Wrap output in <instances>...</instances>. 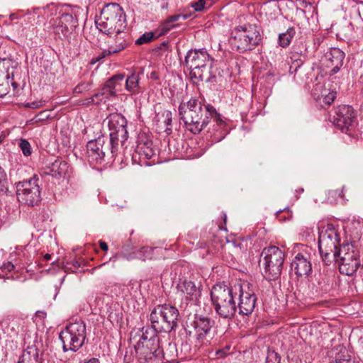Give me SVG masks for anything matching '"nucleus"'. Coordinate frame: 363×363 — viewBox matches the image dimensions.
<instances>
[{
	"instance_id": "nucleus-1",
	"label": "nucleus",
	"mask_w": 363,
	"mask_h": 363,
	"mask_svg": "<svg viewBox=\"0 0 363 363\" xmlns=\"http://www.w3.org/2000/svg\"><path fill=\"white\" fill-rule=\"evenodd\" d=\"M179 114L186 129L193 134L200 133L211 123H216L220 128L224 125V121L212 105L203 104L196 99H191L187 103H181Z\"/></svg>"
},
{
	"instance_id": "nucleus-2",
	"label": "nucleus",
	"mask_w": 363,
	"mask_h": 363,
	"mask_svg": "<svg viewBox=\"0 0 363 363\" xmlns=\"http://www.w3.org/2000/svg\"><path fill=\"white\" fill-rule=\"evenodd\" d=\"M213 59L205 49L190 50L185 56V65L190 70L191 79L194 83L216 82V77L210 72Z\"/></svg>"
},
{
	"instance_id": "nucleus-3",
	"label": "nucleus",
	"mask_w": 363,
	"mask_h": 363,
	"mask_svg": "<svg viewBox=\"0 0 363 363\" xmlns=\"http://www.w3.org/2000/svg\"><path fill=\"white\" fill-rule=\"evenodd\" d=\"M96 25L100 32L110 37L113 34H123L127 27L125 13L119 4H108L101 10Z\"/></svg>"
},
{
	"instance_id": "nucleus-4",
	"label": "nucleus",
	"mask_w": 363,
	"mask_h": 363,
	"mask_svg": "<svg viewBox=\"0 0 363 363\" xmlns=\"http://www.w3.org/2000/svg\"><path fill=\"white\" fill-rule=\"evenodd\" d=\"M341 246L340 234L333 225L328 224L321 228L319 231L318 248L326 265L337 260Z\"/></svg>"
},
{
	"instance_id": "nucleus-5",
	"label": "nucleus",
	"mask_w": 363,
	"mask_h": 363,
	"mask_svg": "<svg viewBox=\"0 0 363 363\" xmlns=\"http://www.w3.org/2000/svg\"><path fill=\"white\" fill-rule=\"evenodd\" d=\"M211 298L216 312L221 318H232L236 311L232 288L225 281L216 284L211 291Z\"/></svg>"
},
{
	"instance_id": "nucleus-6",
	"label": "nucleus",
	"mask_w": 363,
	"mask_h": 363,
	"mask_svg": "<svg viewBox=\"0 0 363 363\" xmlns=\"http://www.w3.org/2000/svg\"><path fill=\"white\" fill-rule=\"evenodd\" d=\"M261 40L259 30L255 24L237 26L231 33L230 43L240 52L253 50Z\"/></svg>"
},
{
	"instance_id": "nucleus-7",
	"label": "nucleus",
	"mask_w": 363,
	"mask_h": 363,
	"mask_svg": "<svg viewBox=\"0 0 363 363\" xmlns=\"http://www.w3.org/2000/svg\"><path fill=\"white\" fill-rule=\"evenodd\" d=\"M86 336L85 323L82 319H76L60 333L59 337L62 342L63 351L77 352L84 345Z\"/></svg>"
},
{
	"instance_id": "nucleus-8",
	"label": "nucleus",
	"mask_w": 363,
	"mask_h": 363,
	"mask_svg": "<svg viewBox=\"0 0 363 363\" xmlns=\"http://www.w3.org/2000/svg\"><path fill=\"white\" fill-rule=\"evenodd\" d=\"M261 255L263 257L260 262L264 268V277L268 280L277 279L283 268L285 257L284 252L276 246H271L264 248Z\"/></svg>"
},
{
	"instance_id": "nucleus-9",
	"label": "nucleus",
	"mask_w": 363,
	"mask_h": 363,
	"mask_svg": "<svg viewBox=\"0 0 363 363\" xmlns=\"http://www.w3.org/2000/svg\"><path fill=\"white\" fill-rule=\"evenodd\" d=\"M333 124L342 133L351 137L357 134V120L354 108L349 105H340L334 108Z\"/></svg>"
},
{
	"instance_id": "nucleus-10",
	"label": "nucleus",
	"mask_w": 363,
	"mask_h": 363,
	"mask_svg": "<svg viewBox=\"0 0 363 363\" xmlns=\"http://www.w3.org/2000/svg\"><path fill=\"white\" fill-rule=\"evenodd\" d=\"M86 152L89 162L97 164L104 161L106 157L113 159L117 151H113L111 140L106 142L105 137L100 136L87 143Z\"/></svg>"
},
{
	"instance_id": "nucleus-11",
	"label": "nucleus",
	"mask_w": 363,
	"mask_h": 363,
	"mask_svg": "<svg viewBox=\"0 0 363 363\" xmlns=\"http://www.w3.org/2000/svg\"><path fill=\"white\" fill-rule=\"evenodd\" d=\"M107 121L111 144L113 151H118L119 143L123 145L128 138L126 129L127 121L121 113H111L106 119Z\"/></svg>"
},
{
	"instance_id": "nucleus-12",
	"label": "nucleus",
	"mask_w": 363,
	"mask_h": 363,
	"mask_svg": "<svg viewBox=\"0 0 363 363\" xmlns=\"http://www.w3.org/2000/svg\"><path fill=\"white\" fill-rule=\"evenodd\" d=\"M16 188V194L19 202L33 206L38 205L41 201L40 189L36 175L30 179L19 182Z\"/></svg>"
},
{
	"instance_id": "nucleus-13",
	"label": "nucleus",
	"mask_w": 363,
	"mask_h": 363,
	"mask_svg": "<svg viewBox=\"0 0 363 363\" xmlns=\"http://www.w3.org/2000/svg\"><path fill=\"white\" fill-rule=\"evenodd\" d=\"M337 261H339V270L342 274L353 275L360 266V259L358 251L354 246L346 244L340 248V255Z\"/></svg>"
},
{
	"instance_id": "nucleus-14",
	"label": "nucleus",
	"mask_w": 363,
	"mask_h": 363,
	"mask_svg": "<svg viewBox=\"0 0 363 363\" xmlns=\"http://www.w3.org/2000/svg\"><path fill=\"white\" fill-rule=\"evenodd\" d=\"M50 28L59 38H67L78 26V20L72 14L65 13L60 17L54 18L49 21Z\"/></svg>"
},
{
	"instance_id": "nucleus-15",
	"label": "nucleus",
	"mask_w": 363,
	"mask_h": 363,
	"mask_svg": "<svg viewBox=\"0 0 363 363\" xmlns=\"http://www.w3.org/2000/svg\"><path fill=\"white\" fill-rule=\"evenodd\" d=\"M156 155L153 143L150 136L143 133L138 137L137 146L133 155V160L136 161L138 157L140 163L142 160H149Z\"/></svg>"
},
{
	"instance_id": "nucleus-16",
	"label": "nucleus",
	"mask_w": 363,
	"mask_h": 363,
	"mask_svg": "<svg viewBox=\"0 0 363 363\" xmlns=\"http://www.w3.org/2000/svg\"><path fill=\"white\" fill-rule=\"evenodd\" d=\"M345 53L337 48H330L322 58L323 65L330 69V75L337 73L343 65Z\"/></svg>"
},
{
	"instance_id": "nucleus-17",
	"label": "nucleus",
	"mask_w": 363,
	"mask_h": 363,
	"mask_svg": "<svg viewBox=\"0 0 363 363\" xmlns=\"http://www.w3.org/2000/svg\"><path fill=\"white\" fill-rule=\"evenodd\" d=\"M311 254L308 252L298 253L291 263V270L298 277L308 276L312 271Z\"/></svg>"
},
{
	"instance_id": "nucleus-18",
	"label": "nucleus",
	"mask_w": 363,
	"mask_h": 363,
	"mask_svg": "<svg viewBox=\"0 0 363 363\" xmlns=\"http://www.w3.org/2000/svg\"><path fill=\"white\" fill-rule=\"evenodd\" d=\"M124 257L128 260L139 259L143 261L156 259L162 257V249L160 247H153L149 246L142 247L137 252L131 253L128 252L126 248L123 251Z\"/></svg>"
},
{
	"instance_id": "nucleus-19",
	"label": "nucleus",
	"mask_w": 363,
	"mask_h": 363,
	"mask_svg": "<svg viewBox=\"0 0 363 363\" xmlns=\"http://www.w3.org/2000/svg\"><path fill=\"white\" fill-rule=\"evenodd\" d=\"M240 291L238 304L239 313L242 315H249L255 307L256 297L252 291H244L243 286L238 284Z\"/></svg>"
},
{
	"instance_id": "nucleus-20",
	"label": "nucleus",
	"mask_w": 363,
	"mask_h": 363,
	"mask_svg": "<svg viewBox=\"0 0 363 363\" xmlns=\"http://www.w3.org/2000/svg\"><path fill=\"white\" fill-rule=\"evenodd\" d=\"M153 342V340L148 338L145 335L144 333H143L135 345V350L138 359H144L145 361L152 359L156 352V350L152 348Z\"/></svg>"
},
{
	"instance_id": "nucleus-21",
	"label": "nucleus",
	"mask_w": 363,
	"mask_h": 363,
	"mask_svg": "<svg viewBox=\"0 0 363 363\" xmlns=\"http://www.w3.org/2000/svg\"><path fill=\"white\" fill-rule=\"evenodd\" d=\"M11 59H0V97L9 94L10 90V72L9 68L11 64Z\"/></svg>"
},
{
	"instance_id": "nucleus-22",
	"label": "nucleus",
	"mask_w": 363,
	"mask_h": 363,
	"mask_svg": "<svg viewBox=\"0 0 363 363\" xmlns=\"http://www.w3.org/2000/svg\"><path fill=\"white\" fill-rule=\"evenodd\" d=\"M70 172L71 168L69 164L66 161L57 159L48 166L43 173L55 178H65L69 175Z\"/></svg>"
},
{
	"instance_id": "nucleus-23",
	"label": "nucleus",
	"mask_w": 363,
	"mask_h": 363,
	"mask_svg": "<svg viewBox=\"0 0 363 363\" xmlns=\"http://www.w3.org/2000/svg\"><path fill=\"white\" fill-rule=\"evenodd\" d=\"M179 315L178 309L169 304L158 305L154 308L150 314V318H169Z\"/></svg>"
},
{
	"instance_id": "nucleus-24",
	"label": "nucleus",
	"mask_w": 363,
	"mask_h": 363,
	"mask_svg": "<svg viewBox=\"0 0 363 363\" xmlns=\"http://www.w3.org/2000/svg\"><path fill=\"white\" fill-rule=\"evenodd\" d=\"M177 289L183 294L189 296L191 299L196 297L199 294V288L196 284L188 279L180 280L177 284Z\"/></svg>"
},
{
	"instance_id": "nucleus-25",
	"label": "nucleus",
	"mask_w": 363,
	"mask_h": 363,
	"mask_svg": "<svg viewBox=\"0 0 363 363\" xmlns=\"http://www.w3.org/2000/svg\"><path fill=\"white\" fill-rule=\"evenodd\" d=\"M151 323L154 330L158 333H169L177 326L174 319H151Z\"/></svg>"
},
{
	"instance_id": "nucleus-26",
	"label": "nucleus",
	"mask_w": 363,
	"mask_h": 363,
	"mask_svg": "<svg viewBox=\"0 0 363 363\" xmlns=\"http://www.w3.org/2000/svg\"><path fill=\"white\" fill-rule=\"evenodd\" d=\"M124 79V74H117L106 81L105 83V89H109V90H111V96H116V92L121 90Z\"/></svg>"
},
{
	"instance_id": "nucleus-27",
	"label": "nucleus",
	"mask_w": 363,
	"mask_h": 363,
	"mask_svg": "<svg viewBox=\"0 0 363 363\" xmlns=\"http://www.w3.org/2000/svg\"><path fill=\"white\" fill-rule=\"evenodd\" d=\"M21 357L26 363H41L39 350L35 345L28 346Z\"/></svg>"
},
{
	"instance_id": "nucleus-28",
	"label": "nucleus",
	"mask_w": 363,
	"mask_h": 363,
	"mask_svg": "<svg viewBox=\"0 0 363 363\" xmlns=\"http://www.w3.org/2000/svg\"><path fill=\"white\" fill-rule=\"evenodd\" d=\"M140 79L138 74L133 73L125 79V89L133 94H138L140 92Z\"/></svg>"
},
{
	"instance_id": "nucleus-29",
	"label": "nucleus",
	"mask_w": 363,
	"mask_h": 363,
	"mask_svg": "<svg viewBox=\"0 0 363 363\" xmlns=\"http://www.w3.org/2000/svg\"><path fill=\"white\" fill-rule=\"evenodd\" d=\"M115 43L110 45L108 47L113 54L118 53L123 50L128 45V42L125 40L123 34H114Z\"/></svg>"
},
{
	"instance_id": "nucleus-30",
	"label": "nucleus",
	"mask_w": 363,
	"mask_h": 363,
	"mask_svg": "<svg viewBox=\"0 0 363 363\" xmlns=\"http://www.w3.org/2000/svg\"><path fill=\"white\" fill-rule=\"evenodd\" d=\"M172 113L170 111L166 110L161 113V114H158L157 116V123L159 125H164L165 127V132L168 134L170 133L172 129L169 128L172 124Z\"/></svg>"
},
{
	"instance_id": "nucleus-31",
	"label": "nucleus",
	"mask_w": 363,
	"mask_h": 363,
	"mask_svg": "<svg viewBox=\"0 0 363 363\" xmlns=\"http://www.w3.org/2000/svg\"><path fill=\"white\" fill-rule=\"evenodd\" d=\"M296 34L294 27H290L285 33L279 35V44L282 48H286L291 43V41Z\"/></svg>"
},
{
	"instance_id": "nucleus-32",
	"label": "nucleus",
	"mask_w": 363,
	"mask_h": 363,
	"mask_svg": "<svg viewBox=\"0 0 363 363\" xmlns=\"http://www.w3.org/2000/svg\"><path fill=\"white\" fill-rule=\"evenodd\" d=\"M207 132L212 133L215 136V140H220L225 135V123L224 122L223 128H220L216 123H209L207 127Z\"/></svg>"
},
{
	"instance_id": "nucleus-33",
	"label": "nucleus",
	"mask_w": 363,
	"mask_h": 363,
	"mask_svg": "<svg viewBox=\"0 0 363 363\" xmlns=\"http://www.w3.org/2000/svg\"><path fill=\"white\" fill-rule=\"evenodd\" d=\"M196 333H203L205 335L210 330V319H195L193 321Z\"/></svg>"
},
{
	"instance_id": "nucleus-34",
	"label": "nucleus",
	"mask_w": 363,
	"mask_h": 363,
	"mask_svg": "<svg viewBox=\"0 0 363 363\" xmlns=\"http://www.w3.org/2000/svg\"><path fill=\"white\" fill-rule=\"evenodd\" d=\"M340 352V354H338L335 357V360L332 361L330 363H357L354 359L351 358L345 348H342Z\"/></svg>"
},
{
	"instance_id": "nucleus-35",
	"label": "nucleus",
	"mask_w": 363,
	"mask_h": 363,
	"mask_svg": "<svg viewBox=\"0 0 363 363\" xmlns=\"http://www.w3.org/2000/svg\"><path fill=\"white\" fill-rule=\"evenodd\" d=\"M157 38L153 32H146L135 40V44L138 45L147 44Z\"/></svg>"
},
{
	"instance_id": "nucleus-36",
	"label": "nucleus",
	"mask_w": 363,
	"mask_h": 363,
	"mask_svg": "<svg viewBox=\"0 0 363 363\" xmlns=\"http://www.w3.org/2000/svg\"><path fill=\"white\" fill-rule=\"evenodd\" d=\"M265 363H281L280 355L274 350H268Z\"/></svg>"
},
{
	"instance_id": "nucleus-37",
	"label": "nucleus",
	"mask_w": 363,
	"mask_h": 363,
	"mask_svg": "<svg viewBox=\"0 0 363 363\" xmlns=\"http://www.w3.org/2000/svg\"><path fill=\"white\" fill-rule=\"evenodd\" d=\"M113 54L111 49L108 48V49L104 50L102 52H101L98 55L94 57L90 62V64L94 65L98 62H100L104 58L110 56L111 55Z\"/></svg>"
},
{
	"instance_id": "nucleus-38",
	"label": "nucleus",
	"mask_w": 363,
	"mask_h": 363,
	"mask_svg": "<svg viewBox=\"0 0 363 363\" xmlns=\"http://www.w3.org/2000/svg\"><path fill=\"white\" fill-rule=\"evenodd\" d=\"M291 217L292 213L289 208L279 211L277 213V218L281 222L289 220Z\"/></svg>"
},
{
	"instance_id": "nucleus-39",
	"label": "nucleus",
	"mask_w": 363,
	"mask_h": 363,
	"mask_svg": "<svg viewBox=\"0 0 363 363\" xmlns=\"http://www.w3.org/2000/svg\"><path fill=\"white\" fill-rule=\"evenodd\" d=\"M91 86V83L89 82H82L75 86V88L74 89V93L82 94L84 92H86L90 89Z\"/></svg>"
},
{
	"instance_id": "nucleus-40",
	"label": "nucleus",
	"mask_w": 363,
	"mask_h": 363,
	"mask_svg": "<svg viewBox=\"0 0 363 363\" xmlns=\"http://www.w3.org/2000/svg\"><path fill=\"white\" fill-rule=\"evenodd\" d=\"M19 147L25 156H29L31 155L30 145L26 139L20 140Z\"/></svg>"
},
{
	"instance_id": "nucleus-41",
	"label": "nucleus",
	"mask_w": 363,
	"mask_h": 363,
	"mask_svg": "<svg viewBox=\"0 0 363 363\" xmlns=\"http://www.w3.org/2000/svg\"><path fill=\"white\" fill-rule=\"evenodd\" d=\"M336 91L330 90L326 95H324L321 101L326 105H330L336 98Z\"/></svg>"
},
{
	"instance_id": "nucleus-42",
	"label": "nucleus",
	"mask_w": 363,
	"mask_h": 363,
	"mask_svg": "<svg viewBox=\"0 0 363 363\" xmlns=\"http://www.w3.org/2000/svg\"><path fill=\"white\" fill-rule=\"evenodd\" d=\"M231 346L230 345H226L222 349H219L216 351V356L217 358H223L230 354V350Z\"/></svg>"
},
{
	"instance_id": "nucleus-43",
	"label": "nucleus",
	"mask_w": 363,
	"mask_h": 363,
	"mask_svg": "<svg viewBox=\"0 0 363 363\" xmlns=\"http://www.w3.org/2000/svg\"><path fill=\"white\" fill-rule=\"evenodd\" d=\"M206 1L199 0L198 1L191 3V6L195 11L201 12L205 9Z\"/></svg>"
},
{
	"instance_id": "nucleus-44",
	"label": "nucleus",
	"mask_w": 363,
	"mask_h": 363,
	"mask_svg": "<svg viewBox=\"0 0 363 363\" xmlns=\"http://www.w3.org/2000/svg\"><path fill=\"white\" fill-rule=\"evenodd\" d=\"M174 27V25L169 23V21L166 20L160 26L161 32L160 33L159 35H165Z\"/></svg>"
},
{
	"instance_id": "nucleus-45",
	"label": "nucleus",
	"mask_w": 363,
	"mask_h": 363,
	"mask_svg": "<svg viewBox=\"0 0 363 363\" xmlns=\"http://www.w3.org/2000/svg\"><path fill=\"white\" fill-rule=\"evenodd\" d=\"M174 27V25L169 23V21L166 20L160 26L161 32L160 33L159 35H165Z\"/></svg>"
},
{
	"instance_id": "nucleus-46",
	"label": "nucleus",
	"mask_w": 363,
	"mask_h": 363,
	"mask_svg": "<svg viewBox=\"0 0 363 363\" xmlns=\"http://www.w3.org/2000/svg\"><path fill=\"white\" fill-rule=\"evenodd\" d=\"M205 337V334L203 333H197L196 340L194 345V348L196 350H199L201 347L204 345L203 340Z\"/></svg>"
},
{
	"instance_id": "nucleus-47",
	"label": "nucleus",
	"mask_w": 363,
	"mask_h": 363,
	"mask_svg": "<svg viewBox=\"0 0 363 363\" xmlns=\"http://www.w3.org/2000/svg\"><path fill=\"white\" fill-rule=\"evenodd\" d=\"M7 184V177L5 171L0 167V188L1 190L6 186Z\"/></svg>"
},
{
	"instance_id": "nucleus-48",
	"label": "nucleus",
	"mask_w": 363,
	"mask_h": 363,
	"mask_svg": "<svg viewBox=\"0 0 363 363\" xmlns=\"http://www.w3.org/2000/svg\"><path fill=\"white\" fill-rule=\"evenodd\" d=\"M111 90L109 89H105V84L101 89V91L96 93L95 94L96 97L104 96L105 99H108L111 96Z\"/></svg>"
},
{
	"instance_id": "nucleus-49",
	"label": "nucleus",
	"mask_w": 363,
	"mask_h": 363,
	"mask_svg": "<svg viewBox=\"0 0 363 363\" xmlns=\"http://www.w3.org/2000/svg\"><path fill=\"white\" fill-rule=\"evenodd\" d=\"M324 86L321 83H317L314 85L313 89H312V96L313 98H315L316 96H318L320 91H323Z\"/></svg>"
},
{
	"instance_id": "nucleus-50",
	"label": "nucleus",
	"mask_w": 363,
	"mask_h": 363,
	"mask_svg": "<svg viewBox=\"0 0 363 363\" xmlns=\"http://www.w3.org/2000/svg\"><path fill=\"white\" fill-rule=\"evenodd\" d=\"M10 85L13 87V94H18L19 91L18 84L14 81L13 73H10Z\"/></svg>"
},
{
	"instance_id": "nucleus-51",
	"label": "nucleus",
	"mask_w": 363,
	"mask_h": 363,
	"mask_svg": "<svg viewBox=\"0 0 363 363\" xmlns=\"http://www.w3.org/2000/svg\"><path fill=\"white\" fill-rule=\"evenodd\" d=\"M14 267H15L12 262H8L4 263L1 268L4 272H10L14 269Z\"/></svg>"
},
{
	"instance_id": "nucleus-52",
	"label": "nucleus",
	"mask_w": 363,
	"mask_h": 363,
	"mask_svg": "<svg viewBox=\"0 0 363 363\" xmlns=\"http://www.w3.org/2000/svg\"><path fill=\"white\" fill-rule=\"evenodd\" d=\"M181 17H182L184 20L188 18L186 15L175 14L169 16L167 20L169 21V23H172L175 21H177Z\"/></svg>"
},
{
	"instance_id": "nucleus-53",
	"label": "nucleus",
	"mask_w": 363,
	"mask_h": 363,
	"mask_svg": "<svg viewBox=\"0 0 363 363\" xmlns=\"http://www.w3.org/2000/svg\"><path fill=\"white\" fill-rule=\"evenodd\" d=\"M330 91V89L323 87V91H320V93L318 96H316L314 98V99L317 101L321 102V101L324 98V95H326L328 94V92H329Z\"/></svg>"
},
{
	"instance_id": "nucleus-54",
	"label": "nucleus",
	"mask_w": 363,
	"mask_h": 363,
	"mask_svg": "<svg viewBox=\"0 0 363 363\" xmlns=\"http://www.w3.org/2000/svg\"><path fill=\"white\" fill-rule=\"evenodd\" d=\"M37 121H44L48 118H50V116L48 113V111H44L40 112L38 115L35 116Z\"/></svg>"
},
{
	"instance_id": "nucleus-55",
	"label": "nucleus",
	"mask_w": 363,
	"mask_h": 363,
	"mask_svg": "<svg viewBox=\"0 0 363 363\" xmlns=\"http://www.w3.org/2000/svg\"><path fill=\"white\" fill-rule=\"evenodd\" d=\"M43 106L41 101H33L30 103H27L26 107L30 108H38Z\"/></svg>"
},
{
	"instance_id": "nucleus-56",
	"label": "nucleus",
	"mask_w": 363,
	"mask_h": 363,
	"mask_svg": "<svg viewBox=\"0 0 363 363\" xmlns=\"http://www.w3.org/2000/svg\"><path fill=\"white\" fill-rule=\"evenodd\" d=\"M329 194L332 196H340L342 197L343 196V189H335V190H330L329 191Z\"/></svg>"
},
{
	"instance_id": "nucleus-57",
	"label": "nucleus",
	"mask_w": 363,
	"mask_h": 363,
	"mask_svg": "<svg viewBox=\"0 0 363 363\" xmlns=\"http://www.w3.org/2000/svg\"><path fill=\"white\" fill-rule=\"evenodd\" d=\"M126 248L128 250V252L129 253H131V252H137L138 250H135L131 244H127L125 245H124L123 247H122V251H121V254H122V256L124 257V255H123V251H124V249Z\"/></svg>"
},
{
	"instance_id": "nucleus-58",
	"label": "nucleus",
	"mask_w": 363,
	"mask_h": 363,
	"mask_svg": "<svg viewBox=\"0 0 363 363\" xmlns=\"http://www.w3.org/2000/svg\"><path fill=\"white\" fill-rule=\"evenodd\" d=\"M99 97H96L95 96V94L92 96V97H90V98H88L85 100V104H98L99 101H96V99H98Z\"/></svg>"
},
{
	"instance_id": "nucleus-59",
	"label": "nucleus",
	"mask_w": 363,
	"mask_h": 363,
	"mask_svg": "<svg viewBox=\"0 0 363 363\" xmlns=\"http://www.w3.org/2000/svg\"><path fill=\"white\" fill-rule=\"evenodd\" d=\"M357 12L360 18L363 21V2H360L358 5Z\"/></svg>"
},
{
	"instance_id": "nucleus-60",
	"label": "nucleus",
	"mask_w": 363,
	"mask_h": 363,
	"mask_svg": "<svg viewBox=\"0 0 363 363\" xmlns=\"http://www.w3.org/2000/svg\"><path fill=\"white\" fill-rule=\"evenodd\" d=\"M99 244L102 250L107 251L108 250V246L107 243L105 242L104 241L99 240Z\"/></svg>"
},
{
	"instance_id": "nucleus-61",
	"label": "nucleus",
	"mask_w": 363,
	"mask_h": 363,
	"mask_svg": "<svg viewBox=\"0 0 363 363\" xmlns=\"http://www.w3.org/2000/svg\"><path fill=\"white\" fill-rule=\"evenodd\" d=\"M47 316V313L45 311H37L35 312V318H44Z\"/></svg>"
},
{
	"instance_id": "nucleus-62",
	"label": "nucleus",
	"mask_w": 363,
	"mask_h": 363,
	"mask_svg": "<svg viewBox=\"0 0 363 363\" xmlns=\"http://www.w3.org/2000/svg\"><path fill=\"white\" fill-rule=\"evenodd\" d=\"M72 264L75 269H77L81 267V262L78 260H73L72 262Z\"/></svg>"
},
{
	"instance_id": "nucleus-63",
	"label": "nucleus",
	"mask_w": 363,
	"mask_h": 363,
	"mask_svg": "<svg viewBox=\"0 0 363 363\" xmlns=\"http://www.w3.org/2000/svg\"><path fill=\"white\" fill-rule=\"evenodd\" d=\"M84 363H100L99 360L97 358H91L88 361L84 362Z\"/></svg>"
},
{
	"instance_id": "nucleus-64",
	"label": "nucleus",
	"mask_w": 363,
	"mask_h": 363,
	"mask_svg": "<svg viewBox=\"0 0 363 363\" xmlns=\"http://www.w3.org/2000/svg\"><path fill=\"white\" fill-rule=\"evenodd\" d=\"M51 259V255L50 254H45L44 255V259L46 260V261H48Z\"/></svg>"
}]
</instances>
